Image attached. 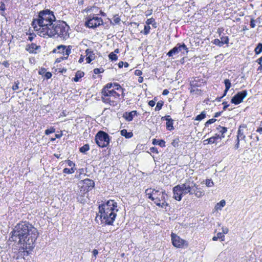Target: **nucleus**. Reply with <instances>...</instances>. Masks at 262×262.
Wrapping results in <instances>:
<instances>
[{
	"label": "nucleus",
	"instance_id": "nucleus-1",
	"mask_svg": "<svg viewBox=\"0 0 262 262\" xmlns=\"http://www.w3.org/2000/svg\"><path fill=\"white\" fill-rule=\"evenodd\" d=\"M9 240L23 245L24 249L31 250L38 236V232L31 224L27 221L17 223L10 233Z\"/></svg>",
	"mask_w": 262,
	"mask_h": 262
},
{
	"label": "nucleus",
	"instance_id": "nucleus-2",
	"mask_svg": "<svg viewBox=\"0 0 262 262\" xmlns=\"http://www.w3.org/2000/svg\"><path fill=\"white\" fill-rule=\"evenodd\" d=\"M117 203L110 200L99 206V214L102 224L113 225L118 211Z\"/></svg>",
	"mask_w": 262,
	"mask_h": 262
},
{
	"label": "nucleus",
	"instance_id": "nucleus-3",
	"mask_svg": "<svg viewBox=\"0 0 262 262\" xmlns=\"http://www.w3.org/2000/svg\"><path fill=\"white\" fill-rule=\"evenodd\" d=\"M56 20L54 12L49 9H44L39 12L37 18L34 19L32 22V26L34 29L36 24L40 28L38 30L39 35L42 36L49 27Z\"/></svg>",
	"mask_w": 262,
	"mask_h": 262
},
{
	"label": "nucleus",
	"instance_id": "nucleus-4",
	"mask_svg": "<svg viewBox=\"0 0 262 262\" xmlns=\"http://www.w3.org/2000/svg\"><path fill=\"white\" fill-rule=\"evenodd\" d=\"M70 27L64 21L55 20L51 25L46 31L43 34L42 36L45 37L48 35L50 37H59L63 40H66L69 38V33L68 32Z\"/></svg>",
	"mask_w": 262,
	"mask_h": 262
},
{
	"label": "nucleus",
	"instance_id": "nucleus-5",
	"mask_svg": "<svg viewBox=\"0 0 262 262\" xmlns=\"http://www.w3.org/2000/svg\"><path fill=\"white\" fill-rule=\"evenodd\" d=\"M111 137L106 132L99 130L95 135V142L101 148L106 147L110 144Z\"/></svg>",
	"mask_w": 262,
	"mask_h": 262
},
{
	"label": "nucleus",
	"instance_id": "nucleus-6",
	"mask_svg": "<svg viewBox=\"0 0 262 262\" xmlns=\"http://www.w3.org/2000/svg\"><path fill=\"white\" fill-rule=\"evenodd\" d=\"M154 194L155 196V204L157 206L162 208L169 206V204L165 201L166 196H167L165 191H160L159 190H157V191H155Z\"/></svg>",
	"mask_w": 262,
	"mask_h": 262
},
{
	"label": "nucleus",
	"instance_id": "nucleus-7",
	"mask_svg": "<svg viewBox=\"0 0 262 262\" xmlns=\"http://www.w3.org/2000/svg\"><path fill=\"white\" fill-rule=\"evenodd\" d=\"M248 128L246 124H241L238 129L236 143L235 145V148L238 149L239 147V141L244 140L246 142V135L248 134Z\"/></svg>",
	"mask_w": 262,
	"mask_h": 262
},
{
	"label": "nucleus",
	"instance_id": "nucleus-8",
	"mask_svg": "<svg viewBox=\"0 0 262 262\" xmlns=\"http://www.w3.org/2000/svg\"><path fill=\"white\" fill-rule=\"evenodd\" d=\"M184 195L189 193L190 195L193 194L194 188H196V184L191 178L186 180L185 183L180 185Z\"/></svg>",
	"mask_w": 262,
	"mask_h": 262
},
{
	"label": "nucleus",
	"instance_id": "nucleus-9",
	"mask_svg": "<svg viewBox=\"0 0 262 262\" xmlns=\"http://www.w3.org/2000/svg\"><path fill=\"white\" fill-rule=\"evenodd\" d=\"M103 24L101 18L97 16L89 15L85 21V26L89 28L95 29Z\"/></svg>",
	"mask_w": 262,
	"mask_h": 262
},
{
	"label": "nucleus",
	"instance_id": "nucleus-10",
	"mask_svg": "<svg viewBox=\"0 0 262 262\" xmlns=\"http://www.w3.org/2000/svg\"><path fill=\"white\" fill-rule=\"evenodd\" d=\"M188 52V49L185 43H178L174 48L169 51L167 53V55L169 57H172L173 55H176L179 52L185 54V53H187Z\"/></svg>",
	"mask_w": 262,
	"mask_h": 262
},
{
	"label": "nucleus",
	"instance_id": "nucleus-11",
	"mask_svg": "<svg viewBox=\"0 0 262 262\" xmlns=\"http://www.w3.org/2000/svg\"><path fill=\"white\" fill-rule=\"evenodd\" d=\"M247 94L246 90L238 92L231 98V102L235 105H237L243 102V100L247 97Z\"/></svg>",
	"mask_w": 262,
	"mask_h": 262
},
{
	"label": "nucleus",
	"instance_id": "nucleus-12",
	"mask_svg": "<svg viewBox=\"0 0 262 262\" xmlns=\"http://www.w3.org/2000/svg\"><path fill=\"white\" fill-rule=\"evenodd\" d=\"M172 245L177 248H182L186 242L174 233L171 235Z\"/></svg>",
	"mask_w": 262,
	"mask_h": 262
},
{
	"label": "nucleus",
	"instance_id": "nucleus-13",
	"mask_svg": "<svg viewBox=\"0 0 262 262\" xmlns=\"http://www.w3.org/2000/svg\"><path fill=\"white\" fill-rule=\"evenodd\" d=\"M81 182L83 183V186L81 187V191H86L87 192L92 190L95 186V182L94 181L89 179H85L82 180Z\"/></svg>",
	"mask_w": 262,
	"mask_h": 262
},
{
	"label": "nucleus",
	"instance_id": "nucleus-14",
	"mask_svg": "<svg viewBox=\"0 0 262 262\" xmlns=\"http://www.w3.org/2000/svg\"><path fill=\"white\" fill-rule=\"evenodd\" d=\"M172 191L173 193V198L177 201H181L184 193L180 185L174 186L172 189Z\"/></svg>",
	"mask_w": 262,
	"mask_h": 262
},
{
	"label": "nucleus",
	"instance_id": "nucleus-15",
	"mask_svg": "<svg viewBox=\"0 0 262 262\" xmlns=\"http://www.w3.org/2000/svg\"><path fill=\"white\" fill-rule=\"evenodd\" d=\"M71 46H66L65 45H61L57 46V49H58V53L62 54L63 55H66V57L69 56V55L71 53L72 49Z\"/></svg>",
	"mask_w": 262,
	"mask_h": 262
},
{
	"label": "nucleus",
	"instance_id": "nucleus-16",
	"mask_svg": "<svg viewBox=\"0 0 262 262\" xmlns=\"http://www.w3.org/2000/svg\"><path fill=\"white\" fill-rule=\"evenodd\" d=\"M162 120H165L166 121V128L169 130H171L174 129L173 124V120L170 118L169 115H166L164 117H162L161 118Z\"/></svg>",
	"mask_w": 262,
	"mask_h": 262
},
{
	"label": "nucleus",
	"instance_id": "nucleus-17",
	"mask_svg": "<svg viewBox=\"0 0 262 262\" xmlns=\"http://www.w3.org/2000/svg\"><path fill=\"white\" fill-rule=\"evenodd\" d=\"M40 49V46H37L35 43H32L27 45L26 50L31 54H36L37 50Z\"/></svg>",
	"mask_w": 262,
	"mask_h": 262
},
{
	"label": "nucleus",
	"instance_id": "nucleus-18",
	"mask_svg": "<svg viewBox=\"0 0 262 262\" xmlns=\"http://www.w3.org/2000/svg\"><path fill=\"white\" fill-rule=\"evenodd\" d=\"M86 53V61L88 63H90L91 61L95 59V55L92 49H88L85 51Z\"/></svg>",
	"mask_w": 262,
	"mask_h": 262
},
{
	"label": "nucleus",
	"instance_id": "nucleus-19",
	"mask_svg": "<svg viewBox=\"0 0 262 262\" xmlns=\"http://www.w3.org/2000/svg\"><path fill=\"white\" fill-rule=\"evenodd\" d=\"M111 96H104L102 94L101 99L102 101L108 104L111 106H115L117 105V103L116 101L114 100H111Z\"/></svg>",
	"mask_w": 262,
	"mask_h": 262
},
{
	"label": "nucleus",
	"instance_id": "nucleus-20",
	"mask_svg": "<svg viewBox=\"0 0 262 262\" xmlns=\"http://www.w3.org/2000/svg\"><path fill=\"white\" fill-rule=\"evenodd\" d=\"M137 115L136 111H133L130 112H125L123 114V117L127 121H131L133 120L135 116Z\"/></svg>",
	"mask_w": 262,
	"mask_h": 262
},
{
	"label": "nucleus",
	"instance_id": "nucleus-21",
	"mask_svg": "<svg viewBox=\"0 0 262 262\" xmlns=\"http://www.w3.org/2000/svg\"><path fill=\"white\" fill-rule=\"evenodd\" d=\"M219 139L221 140V137H220V136H219V135H218V133H216L215 136H212L207 140H205L204 141V142H207V143L208 144H212L213 143L217 144V141Z\"/></svg>",
	"mask_w": 262,
	"mask_h": 262
},
{
	"label": "nucleus",
	"instance_id": "nucleus-22",
	"mask_svg": "<svg viewBox=\"0 0 262 262\" xmlns=\"http://www.w3.org/2000/svg\"><path fill=\"white\" fill-rule=\"evenodd\" d=\"M216 130L218 132V135L220 136L221 139L225 137V134L227 132V127H223L220 125L216 127Z\"/></svg>",
	"mask_w": 262,
	"mask_h": 262
},
{
	"label": "nucleus",
	"instance_id": "nucleus-23",
	"mask_svg": "<svg viewBox=\"0 0 262 262\" xmlns=\"http://www.w3.org/2000/svg\"><path fill=\"white\" fill-rule=\"evenodd\" d=\"M114 86L113 83H108L106 84L101 90V94L104 96L107 95V92L110 91L111 89Z\"/></svg>",
	"mask_w": 262,
	"mask_h": 262
},
{
	"label": "nucleus",
	"instance_id": "nucleus-24",
	"mask_svg": "<svg viewBox=\"0 0 262 262\" xmlns=\"http://www.w3.org/2000/svg\"><path fill=\"white\" fill-rule=\"evenodd\" d=\"M152 143L154 145H158L160 147H163L166 146L165 145V141L164 140L162 139H154L152 141Z\"/></svg>",
	"mask_w": 262,
	"mask_h": 262
},
{
	"label": "nucleus",
	"instance_id": "nucleus-25",
	"mask_svg": "<svg viewBox=\"0 0 262 262\" xmlns=\"http://www.w3.org/2000/svg\"><path fill=\"white\" fill-rule=\"evenodd\" d=\"M120 134L126 139L131 138L133 136V134L132 132H128L125 129L121 130L120 131Z\"/></svg>",
	"mask_w": 262,
	"mask_h": 262
},
{
	"label": "nucleus",
	"instance_id": "nucleus-26",
	"mask_svg": "<svg viewBox=\"0 0 262 262\" xmlns=\"http://www.w3.org/2000/svg\"><path fill=\"white\" fill-rule=\"evenodd\" d=\"M84 75V73L83 72L81 71H78L76 72L75 77L73 78V80L74 82H78L79 79L83 77Z\"/></svg>",
	"mask_w": 262,
	"mask_h": 262
},
{
	"label": "nucleus",
	"instance_id": "nucleus-27",
	"mask_svg": "<svg viewBox=\"0 0 262 262\" xmlns=\"http://www.w3.org/2000/svg\"><path fill=\"white\" fill-rule=\"evenodd\" d=\"M150 190H151V189H147L145 190V192L146 193L147 195H148V198L150 200H151V201H152L155 202V196L154 193H155V191H157V190L155 189H152L151 192L148 193V191Z\"/></svg>",
	"mask_w": 262,
	"mask_h": 262
},
{
	"label": "nucleus",
	"instance_id": "nucleus-28",
	"mask_svg": "<svg viewBox=\"0 0 262 262\" xmlns=\"http://www.w3.org/2000/svg\"><path fill=\"white\" fill-rule=\"evenodd\" d=\"M107 95L105 96H113L115 98H119L120 95L116 92V91L115 90H111L109 91L108 92H107Z\"/></svg>",
	"mask_w": 262,
	"mask_h": 262
},
{
	"label": "nucleus",
	"instance_id": "nucleus-29",
	"mask_svg": "<svg viewBox=\"0 0 262 262\" xmlns=\"http://www.w3.org/2000/svg\"><path fill=\"white\" fill-rule=\"evenodd\" d=\"M190 86L191 88H196L201 86V84L198 80L194 79L190 81Z\"/></svg>",
	"mask_w": 262,
	"mask_h": 262
},
{
	"label": "nucleus",
	"instance_id": "nucleus-30",
	"mask_svg": "<svg viewBox=\"0 0 262 262\" xmlns=\"http://www.w3.org/2000/svg\"><path fill=\"white\" fill-rule=\"evenodd\" d=\"M206 112L203 111L201 112V113L200 114H199L196 116V117L195 118V120L200 121L206 117Z\"/></svg>",
	"mask_w": 262,
	"mask_h": 262
},
{
	"label": "nucleus",
	"instance_id": "nucleus-31",
	"mask_svg": "<svg viewBox=\"0 0 262 262\" xmlns=\"http://www.w3.org/2000/svg\"><path fill=\"white\" fill-rule=\"evenodd\" d=\"M254 52L256 55L259 54L262 52V43H258L254 49Z\"/></svg>",
	"mask_w": 262,
	"mask_h": 262
},
{
	"label": "nucleus",
	"instance_id": "nucleus-32",
	"mask_svg": "<svg viewBox=\"0 0 262 262\" xmlns=\"http://www.w3.org/2000/svg\"><path fill=\"white\" fill-rule=\"evenodd\" d=\"M193 192L195 196L198 198H201L205 194L204 191L201 190H197L196 192L195 190H194Z\"/></svg>",
	"mask_w": 262,
	"mask_h": 262
},
{
	"label": "nucleus",
	"instance_id": "nucleus-33",
	"mask_svg": "<svg viewBox=\"0 0 262 262\" xmlns=\"http://www.w3.org/2000/svg\"><path fill=\"white\" fill-rule=\"evenodd\" d=\"M90 149V146L88 144H84L83 146L79 148V151L82 153H85Z\"/></svg>",
	"mask_w": 262,
	"mask_h": 262
},
{
	"label": "nucleus",
	"instance_id": "nucleus-34",
	"mask_svg": "<svg viewBox=\"0 0 262 262\" xmlns=\"http://www.w3.org/2000/svg\"><path fill=\"white\" fill-rule=\"evenodd\" d=\"M220 40L223 42V45H228L229 43V38L227 36H222L220 37Z\"/></svg>",
	"mask_w": 262,
	"mask_h": 262
},
{
	"label": "nucleus",
	"instance_id": "nucleus-35",
	"mask_svg": "<svg viewBox=\"0 0 262 262\" xmlns=\"http://www.w3.org/2000/svg\"><path fill=\"white\" fill-rule=\"evenodd\" d=\"M224 84L225 85V90L228 91L231 86V83L230 80L228 79H225Z\"/></svg>",
	"mask_w": 262,
	"mask_h": 262
},
{
	"label": "nucleus",
	"instance_id": "nucleus-36",
	"mask_svg": "<svg viewBox=\"0 0 262 262\" xmlns=\"http://www.w3.org/2000/svg\"><path fill=\"white\" fill-rule=\"evenodd\" d=\"M212 42L214 44V45H215L216 46H217L220 47H223V42H221V41L220 40V39H214L212 41Z\"/></svg>",
	"mask_w": 262,
	"mask_h": 262
},
{
	"label": "nucleus",
	"instance_id": "nucleus-37",
	"mask_svg": "<svg viewBox=\"0 0 262 262\" xmlns=\"http://www.w3.org/2000/svg\"><path fill=\"white\" fill-rule=\"evenodd\" d=\"M108 57L112 61H116L118 59V56L114 52H111L108 55Z\"/></svg>",
	"mask_w": 262,
	"mask_h": 262
},
{
	"label": "nucleus",
	"instance_id": "nucleus-38",
	"mask_svg": "<svg viewBox=\"0 0 262 262\" xmlns=\"http://www.w3.org/2000/svg\"><path fill=\"white\" fill-rule=\"evenodd\" d=\"M163 103H164V102L162 101H158L157 103V105L155 108V110L156 111H158L160 110L163 105Z\"/></svg>",
	"mask_w": 262,
	"mask_h": 262
},
{
	"label": "nucleus",
	"instance_id": "nucleus-39",
	"mask_svg": "<svg viewBox=\"0 0 262 262\" xmlns=\"http://www.w3.org/2000/svg\"><path fill=\"white\" fill-rule=\"evenodd\" d=\"M74 171H75V170H74L73 167H72L70 169L68 168H65L63 170V172L64 173H67V174H72V173H74Z\"/></svg>",
	"mask_w": 262,
	"mask_h": 262
},
{
	"label": "nucleus",
	"instance_id": "nucleus-40",
	"mask_svg": "<svg viewBox=\"0 0 262 262\" xmlns=\"http://www.w3.org/2000/svg\"><path fill=\"white\" fill-rule=\"evenodd\" d=\"M150 27L149 26L146 25L144 26L143 31H141L145 35H147L149 33Z\"/></svg>",
	"mask_w": 262,
	"mask_h": 262
},
{
	"label": "nucleus",
	"instance_id": "nucleus-41",
	"mask_svg": "<svg viewBox=\"0 0 262 262\" xmlns=\"http://www.w3.org/2000/svg\"><path fill=\"white\" fill-rule=\"evenodd\" d=\"M113 85L114 86H113V90H115V91L117 90L120 91L122 89L121 85L118 83L114 82L113 83Z\"/></svg>",
	"mask_w": 262,
	"mask_h": 262
},
{
	"label": "nucleus",
	"instance_id": "nucleus-42",
	"mask_svg": "<svg viewBox=\"0 0 262 262\" xmlns=\"http://www.w3.org/2000/svg\"><path fill=\"white\" fill-rule=\"evenodd\" d=\"M77 200L81 204H84L86 202V199L84 198V196L82 195L78 196Z\"/></svg>",
	"mask_w": 262,
	"mask_h": 262
},
{
	"label": "nucleus",
	"instance_id": "nucleus-43",
	"mask_svg": "<svg viewBox=\"0 0 262 262\" xmlns=\"http://www.w3.org/2000/svg\"><path fill=\"white\" fill-rule=\"evenodd\" d=\"M55 132V129L53 127L47 129L45 130V134L47 135H50V134L53 133Z\"/></svg>",
	"mask_w": 262,
	"mask_h": 262
},
{
	"label": "nucleus",
	"instance_id": "nucleus-44",
	"mask_svg": "<svg viewBox=\"0 0 262 262\" xmlns=\"http://www.w3.org/2000/svg\"><path fill=\"white\" fill-rule=\"evenodd\" d=\"M216 121V119L214 118L209 119L205 124V127H208L209 125L215 122Z\"/></svg>",
	"mask_w": 262,
	"mask_h": 262
},
{
	"label": "nucleus",
	"instance_id": "nucleus-45",
	"mask_svg": "<svg viewBox=\"0 0 262 262\" xmlns=\"http://www.w3.org/2000/svg\"><path fill=\"white\" fill-rule=\"evenodd\" d=\"M190 93H196L197 94H200L201 93V90L200 89H198V88H191L190 89Z\"/></svg>",
	"mask_w": 262,
	"mask_h": 262
},
{
	"label": "nucleus",
	"instance_id": "nucleus-46",
	"mask_svg": "<svg viewBox=\"0 0 262 262\" xmlns=\"http://www.w3.org/2000/svg\"><path fill=\"white\" fill-rule=\"evenodd\" d=\"M94 73L95 74H98L99 73H103L104 70L103 68H96L94 69Z\"/></svg>",
	"mask_w": 262,
	"mask_h": 262
},
{
	"label": "nucleus",
	"instance_id": "nucleus-47",
	"mask_svg": "<svg viewBox=\"0 0 262 262\" xmlns=\"http://www.w3.org/2000/svg\"><path fill=\"white\" fill-rule=\"evenodd\" d=\"M205 184L207 187H210L213 185V182L211 179H206Z\"/></svg>",
	"mask_w": 262,
	"mask_h": 262
},
{
	"label": "nucleus",
	"instance_id": "nucleus-48",
	"mask_svg": "<svg viewBox=\"0 0 262 262\" xmlns=\"http://www.w3.org/2000/svg\"><path fill=\"white\" fill-rule=\"evenodd\" d=\"M226 204V202L224 200H221L219 203L217 204V206H220V207H217V209H221V208L225 206Z\"/></svg>",
	"mask_w": 262,
	"mask_h": 262
},
{
	"label": "nucleus",
	"instance_id": "nucleus-49",
	"mask_svg": "<svg viewBox=\"0 0 262 262\" xmlns=\"http://www.w3.org/2000/svg\"><path fill=\"white\" fill-rule=\"evenodd\" d=\"M216 235H217V238H218L219 239H221L222 241H224L225 236L223 233L219 232V233H217Z\"/></svg>",
	"mask_w": 262,
	"mask_h": 262
},
{
	"label": "nucleus",
	"instance_id": "nucleus-50",
	"mask_svg": "<svg viewBox=\"0 0 262 262\" xmlns=\"http://www.w3.org/2000/svg\"><path fill=\"white\" fill-rule=\"evenodd\" d=\"M155 19L152 18H149L146 20V23L147 25L149 26L150 24H152V23L155 22Z\"/></svg>",
	"mask_w": 262,
	"mask_h": 262
},
{
	"label": "nucleus",
	"instance_id": "nucleus-51",
	"mask_svg": "<svg viewBox=\"0 0 262 262\" xmlns=\"http://www.w3.org/2000/svg\"><path fill=\"white\" fill-rule=\"evenodd\" d=\"M36 36V35L34 33H30L29 36L28 37V40L31 41L33 40L34 38Z\"/></svg>",
	"mask_w": 262,
	"mask_h": 262
},
{
	"label": "nucleus",
	"instance_id": "nucleus-52",
	"mask_svg": "<svg viewBox=\"0 0 262 262\" xmlns=\"http://www.w3.org/2000/svg\"><path fill=\"white\" fill-rule=\"evenodd\" d=\"M68 57H61L56 59V62H60L64 59H67Z\"/></svg>",
	"mask_w": 262,
	"mask_h": 262
},
{
	"label": "nucleus",
	"instance_id": "nucleus-53",
	"mask_svg": "<svg viewBox=\"0 0 262 262\" xmlns=\"http://www.w3.org/2000/svg\"><path fill=\"white\" fill-rule=\"evenodd\" d=\"M255 20L253 18H251L250 20V27L252 28L255 27Z\"/></svg>",
	"mask_w": 262,
	"mask_h": 262
},
{
	"label": "nucleus",
	"instance_id": "nucleus-54",
	"mask_svg": "<svg viewBox=\"0 0 262 262\" xmlns=\"http://www.w3.org/2000/svg\"><path fill=\"white\" fill-rule=\"evenodd\" d=\"M222 104L224 105V107L223 108V111H225L228 108V107L229 106V104H228L227 102H226V101H224L222 103Z\"/></svg>",
	"mask_w": 262,
	"mask_h": 262
},
{
	"label": "nucleus",
	"instance_id": "nucleus-55",
	"mask_svg": "<svg viewBox=\"0 0 262 262\" xmlns=\"http://www.w3.org/2000/svg\"><path fill=\"white\" fill-rule=\"evenodd\" d=\"M150 150L152 152H154V153H156V154H158V149L155 147H150Z\"/></svg>",
	"mask_w": 262,
	"mask_h": 262
},
{
	"label": "nucleus",
	"instance_id": "nucleus-56",
	"mask_svg": "<svg viewBox=\"0 0 262 262\" xmlns=\"http://www.w3.org/2000/svg\"><path fill=\"white\" fill-rule=\"evenodd\" d=\"M113 20L115 24H118L120 21L121 20L119 17H116V16H115Z\"/></svg>",
	"mask_w": 262,
	"mask_h": 262
},
{
	"label": "nucleus",
	"instance_id": "nucleus-57",
	"mask_svg": "<svg viewBox=\"0 0 262 262\" xmlns=\"http://www.w3.org/2000/svg\"><path fill=\"white\" fill-rule=\"evenodd\" d=\"M52 75L51 73H50L49 72H47L45 75V77L47 79H50L52 77Z\"/></svg>",
	"mask_w": 262,
	"mask_h": 262
},
{
	"label": "nucleus",
	"instance_id": "nucleus-58",
	"mask_svg": "<svg viewBox=\"0 0 262 262\" xmlns=\"http://www.w3.org/2000/svg\"><path fill=\"white\" fill-rule=\"evenodd\" d=\"M156 104V102L155 101L153 100H150L149 102H148V105L151 106V107H153L155 106Z\"/></svg>",
	"mask_w": 262,
	"mask_h": 262
},
{
	"label": "nucleus",
	"instance_id": "nucleus-59",
	"mask_svg": "<svg viewBox=\"0 0 262 262\" xmlns=\"http://www.w3.org/2000/svg\"><path fill=\"white\" fill-rule=\"evenodd\" d=\"M228 229L227 227H223L222 228V233L223 234H227L228 232Z\"/></svg>",
	"mask_w": 262,
	"mask_h": 262
},
{
	"label": "nucleus",
	"instance_id": "nucleus-60",
	"mask_svg": "<svg viewBox=\"0 0 262 262\" xmlns=\"http://www.w3.org/2000/svg\"><path fill=\"white\" fill-rule=\"evenodd\" d=\"M18 83H15V85H14L13 86H12V89L14 90V91H16L18 89Z\"/></svg>",
	"mask_w": 262,
	"mask_h": 262
},
{
	"label": "nucleus",
	"instance_id": "nucleus-61",
	"mask_svg": "<svg viewBox=\"0 0 262 262\" xmlns=\"http://www.w3.org/2000/svg\"><path fill=\"white\" fill-rule=\"evenodd\" d=\"M142 72H141V71L139 70H136L135 72V75L137 76H140L141 75H142Z\"/></svg>",
	"mask_w": 262,
	"mask_h": 262
},
{
	"label": "nucleus",
	"instance_id": "nucleus-62",
	"mask_svg": "<svg viewBox=\"0 0 262 262\" xmlns=\"http://www.w3.org/2000/svg\"><path fill=\"white\" fill-rule=\"evenodd\" d=\"M68 164L69 166L73 167L75 166V163L70 160L68 161Z\"/></svg>",
	"mask_w": 262,
	"mask_h": 262
},
{
	"label": "nucleus",
	"instance_id": "nucleus-63",
	"mask_svg": "<svg viewBox=\"0 0 262 262\" xmlns=\"http://www.w3.org/2000/svg\"><path fill=\"white\" fill-rule=\"evenodd\" d=\"M98 254V251L97 250H96V249L93 250V256L95 257V258H96V256H97Z\"/></svg>",
	"mask_w": 262,
	"mask_h": 262
},
{
	"label": "nucleus",
	"instance_id": "nucleus-64",
	"mask_svg": "<svg viewBox=\"0 0 262 262\" xmlns=\"http://www.w3.org/2000/svg\"><path fill=\"white\" fill-rule=\"evenodd\" d=\"M222 113H223V111L215 113L214 114V117L217 118V117L220 116Z\"/></svg>",
	"mask_w": 262,
	"mask_h": 262
}]
</instances>
